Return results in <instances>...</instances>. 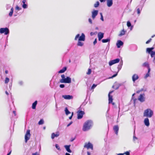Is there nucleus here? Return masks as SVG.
<instances>
[{
    "label": "nucleus",
    "instance_id": "2",
    "mask_svg": "<svg viewBox=\"0 0 155 155\" xmlns=\"http://www.w3.org/2000/svg\"><path fill=\"white\" fill-rule=\"evenodd\" d=\"M62 79L60 80V82L61 83H70L71 82V78L69 77H65L64 74L61 75Z\"/></svg>",
    "mask_w": 155,
    "mask_h": 155
},
{
    "label": "nucleus",
    "instance_id": "51",
    "mask_svg": "<svg viewBox=\"0 0 155 155\" xmlns=\"http://www.w3.org/2000/svg\"><path fill=\"white\" fill-rule=\"evenodd\" d=\"M97 43V38H95L93 42L94 45H95V44Z\"/></svg>",
    "mask_w": 155,
    "mask_h": 155
},
{
    "label": "nucleus",
    "instance_id": "19",
    "mask_svg": "<svg viewBox=\"0 0 155 155\" xmlns=\"http://www.w3.org/2000/svg\"><path fill=\"white\" fill-rule=\"evenodd\" d=\"M104 36V34L103 33L100 32L98 34V40L100 41L103 38Z\"/></svg>",
    "mask_w": 155,
    "mask_h": 155
},
{
    "label": "nucleus",
    "instance_id": "45",
    "mask_svg": "<svg viewBox=\"0 0 155 155\" xmlns=\"http://www.w3.org/2000/svg\"><path fill=\"white\" fill-rule=\"evenodd\" d=\"M137 12L138 15H139L140 13V10L139 8H137Z\"/></svg>",
    "mask_w": 155,
    "mask_h": 155
},
{
    "label": "nucleus",
    "instance_id": "62",
    "mask_svg": "<svg viewBox=\"0 0 155 155\" xmlns=\"http://www.w3.org/2000/svg\"><path fill=\"white\" fill-rule=\"evenodd\" d=\"M11 153V151L9 152L7 154L8 155H10Z\"/></svg>",
    "mask_w": 155,
    "mask_h": 155
},
{
    "label": "nucleus",
    "instance_id": "13",
    "mask_svg": "<svg viewBox=\"0 0 155 155\" xmlns=\"http://www.w3.org/2000/svg\"><path fill=\"white\" fill-rule=\"evenodd\" d=\"M60 133L58 131H57L55 133H53L51 135V138L52 139H53L55 137H58Z\"/></svg>",
    "mask_w": 155,
    "mask_h": 155
},
{
    "label": "nucleus",
    "instance_id": "30",
    "mask_svg": "<svg viewBox=\"0 0 155 155\" xmlns=\"http://www.w3.org/2000/svg\"><path fill=\"white\" fill-rule=\"evenodd\" d=\"M81 41H79L78 40V43L77 45L78 46H82L84 45V43Z\"/></svg>",
    "mask_w": 155,
    "mask_h": 155
},
{
    "label": "nucleus",
    "instance_id": "37",
    "mask_svg": "<svg viewBox=\"0 0 155 155\" xmlns=\"http://www.w3.org/2000/svg\"><path fill=\"white\" fill-rule=\"evenodd\" d=\"M133 141L135 143L136 140H138V138L135 136V132H134V135L133 136Z\"/></svg>",
    "mask_w": 155,
    "mask_h": 155
},
{
    "label": "nucleus",
    "instance_id": "35",
    "mask_svg": "<svg viewBox=\"0 0 155 155\" xmlns=\"http://www.w3.org/2000/svg\"><path fill=\"white\" fill-rule=\"evenodd\" d=\"M44 123V121L43 119H41L38 122L39 125H42Z\"/></svg>",
    "mask_w": 155,
    "mask_h": 155
},
{
    "label": "nucleus",
    "instance_id": "53",
    "mask_svg": "<svg viewBox=\"0 0 155 155\" xmlns=\"http://www.w3.org/2000/svg\"><path fill=\"white\" fill-rule=\"evenodd\" d=\"M73 123L72 121H71L67 125V127H69L70 125H71Z\"/></svg>",
    "mask_w": 155,
    "mask_h": 155
},
{
    "label": "nucleus",
    "instance_id": "57",
    "mask_svg": "<svg viewBox=\"0 0 155 155\" xmlns=\"http://www.w3.org/2000/svg\"><path fill=\"white\" fill-rule=\"evenodd\" d=\"M26 2V0H23L22 1V2L23 4L25 3Z\"/></svg>",
    "mask_w": 155,
    "mask_h": 155
},
{
    "label": "nucleus",
    "instance_id": "47",
    "mask_svg": "<svg viewBox=\"0 0 155 155\" xmlns=\"http://www.w3.org/2000/svg\"><path fill=\"white\" fill-rule=\"evenodd\" d=\"M88 21L90 24H92V19L91 18H89L88 19Z\"/></svg>",
    "mask_w": 155,
    "mask_h": 155
},
{
    "label": "nucleus",
    "instance_id": "25",
    "mask_svg": "<svg viewBox=\"0 0 155 155\" xmlns=\"http://www.w3.org/2000/svg\"><path fill=\"white\" fill-rule=\"evenodd\" d=\"M37 104V101H35L32 104V108L35 109L36 108V106Z\"/></svg>",
    "mask_w": 155,
    "mask_h": 155
},
{
    "label": "nucleus",
    "instance_id": "40",
    "mask_svg": "<svg viewBox=\"0 0 155 155\" xmlns=\"http://www.w3.org/2000/svg\"><path fill=\"white\" fill-rule=\"evenodd\" d=\"M118 72L117 71L116 74H113L111 77L110 78H113L115 77H116L118 74Z\"/></svg>",
    "mask_w": 155,
    "mask_h": 155
},
{
    "label": "nucleus",
    "instance_id": "43",
    "mask_svg": "<svg viewBox=\"0 0 155 155\" xmlns=\"http://www.w3.org/2000/svg\"><path fill=\"white\" fill-rule=\"evenodd\" d=\"M91 73V69H88V72L87 73V74H90Z\"/></svg>",
    "mask_w": 155,
    "mask_h": 155
},
{
    "label": "nucleus",
    "instance_id": "16",
    "mask_svg": "<svg viewBox=\"0 0 155 155\" xmlns=\"http://www.w3.org/2000/svg\"><path fill=\"white\" fill-rule=\"evenodd\" d=\"M62 97L64 99L66 100H70L72 99L73 98V96L72 95H63Z\"/></svg>",
    "mask_w": 155,
    "mask_h": 155
},
{
    "label": "nucleus",
    "instance_id": "33",
    "mask_svg": "<svg viewBox=\"0 0 155 155\" xmlns=\"http://www.w3.org/2000/svg\"><path fill=\"white\" fill-rule=\"evenodd\" d=\"M112 87L114 88L115 90H117L119 88V87L117 84H116L113 86Z\"/></svg>",
    "mask_w": 155,
    "mask_h": 155
},
{
    "label": "nucleus",
    "instance_id": "48",
    "mask_svg": "<svg viewBox=\"0 0 155 155\" xmlns=\"http://www.w3.org/2000/svg\"><path fill=\"white\" fill-rule=\"evenodd\" d=\"M151 40H152V39L150 38L149 40H148L146 42V44H149L151 41Z\"/></svg>",
    "mask_w": 155,
    "mask_h": 155
},
{
    "label": "nucleus",
    "instance_id": "10",
    "mask_svg": "<svg viewBox=\"0 0 155 155\" xmlns=\"http://www.w3.org/2000/svg\"><path fill=\"white\" fill-rule=\"evenodd\" d=\"M145 94H140L138 97V100L141 102H143L145 101V98L144 97Z\"/></svg>",
    "mask_w": 155,
    "mask_h": 155
},
{
    "label": "nucleus",
    "instance_id": "11",
    "mask_svg": "<svg viewBox=\"0 0 155 155\" xmlns=\"http://www.w3.org/2000/svg\"><path fill=\"white\" fill-rule=\"evenodd\" d=\"M84 147L87 148V149H91L92 150L93 149V145L90 142H88L87 143H86Z\"/></svg>",
    "mask_w": 155,
    "mask_h": 155
},
{
    "label": "nucleus",
    "instance_id": "22",
    "mask_svg": "<svg viewBox=\"0 0 155 155\" xmlns=\"http://www.w3.org/2000/svg\"><path fill=\"white\" fill-rule=\"evenodd\" d=\"M144 122L145 125L147 126H148L150 125L149 120L148 118L145 119Z\"/></svg>",
    "mask_w": 155,
    "mask_h": 155
},
{
    "label": "nucleus",
    "instance_id": "28",
    "mask_svg": "<svg viewBox=\"0 0 155 155\" xmlns=\"http://www.w3.org/2000/svg\"><path fill=\"white\" fill-rule=\"evenodd\" d=\"M64 111L65 113L67 115H68V114H71V112L69 111L68 108L66 107L65 108Z\"/></svg>",
    "mask_w": 155,
    "mask_h": 155
},
{
    "label": "nucleus",
    "instance_id": "50",
    "mask_svg": "<svg viewBox=\"0 0 155 155\" xmlns=\"http://www.w3.org/2000/svg\"><path fill=\"white\" fill-rule=\"evenodd\" d=\"M124 153V154H125L126 155H130V152L128 151H126V152H125Z\"/></svg>",
    "mask_w": 155,
    "mask_h": 155
},
{
    "label": "nucleus",
    "instance_id": "52",
    "mask_svg": "<svg viewBox=\"0 0 155 155\" xmlns=\"http://www.w3.org/2000/svg\"><path fill=\"white\" fill-rule=\"evenodd\" d=\"M147 68L148 69L147 72L150 73V70H151V69H150V66H149V67Z\"/></svg>",
    "mask_w": 155,
    "mask_h": 155
},
{
    "label": "nucleus",
    "instance_id": "42",
    "mask_svg": "<svg viewBox=\"0 0 155 155\" xmlns=\"http://www.w3.org/2000/svg\"><path fill=\"white\" fill-rule=\"evenodd\" d=\"M23 82L22 81H20L18 82V84L20 86L22 85L23 84Z\"/></svg>",
    "mask_w": 155,
    "mask_h": 155
},
{
    "label": "nucleus",
    "instance_id": "41",
    "mask_svg": "<svg viewBox=\"0 0 155 155\" xmlns=\"http://www.w3.org/2000/svg\"><path fill=\"white\" fill-rule=\"evenodd\" d=\"M150 73L147 72L146 75L144 77V78L145 79H146L148 77L150 76Z\"/></svg>",
    "mask_w": 155,
    "mask_h": 155
},
{
    "label": "nucleus",
    "instance_id": "20",
    "mask_svg": "<svg viewBox=\"0 0 155 155\" xmlns=\"http://www.w3.org/2000/svg\"><path fill=\"white\" fill-rule=\"evenodd\" d=\"M107 6L108 7H111L113 4V0H106Z\"/></svg>",
    "mask_w": 155,
    "mask_h": 155
},
{
    "label": "nucleus",
    "instance_id": "26",
    "mask_svg": "<svg viewBox=\"0 0 155 155\" xmlns=\"http://www.w3.org/2000/svg\"><path fill=\"white\" fill-rule=\"evenodd\" d=\"M110 39L109 38H107L106 39H103L102 40V42L103 43H107L110 42Z\"/></svg>",
    "mask_w": 155,
    "mask_h": 155
},
{
    "label": "nucleus",
    "instance_id": "46",
    "mask_svg": "<svg viewBox=\"0 0 155 155\" xmlns=\"http://www.w3.org/2000/svg\"><path fill=\"white\" fill-rule=\"evenodd\" d=\"M16 9L18 10H20L21 9V8H20L19 6H18V5H17L15 8Z\"/></svg>",
    "mask_w": 155,
    "mask_h": 155
},
{
    "label": "nucleus",
    "instance_id": "4",
    "mask_svg": "<svg viewBox=\"0 0 155 155\" xmlns=\"http://www.w3.org/2000/svg\"><path fill=\"white\" fill-rule=\"evenodd\" d=\"M154 48L153 47L146 49V52L150 54L151 58H153L155 56V51L153 50Z\"/></svg>",
    "mask_w": 155,
    "mask_h": 155
},
{
    "label": "nucleus",
    "instance_id": "8",
    "mask_svg": "<svg viewBox=\"0 0 155 155\" xmlns=\"http://www.w3.org/2000/svg\"><path fill=\"white\" fill-rule=\"evenodd\" d=\"M77 118L78 119H81L83 117L84 114V111L81 110H78L77 111Z\"/></svg>",
    "mask_w": 155,
    "mask_h": 155
},
{
    "label": "nucleus",
    "instance_id": "21",
    "mask_svg": "<svg viewBox=\"0 0 155 155\" xmlns=\"http://www.w3.org/2000/svg\"><path fill=\"white\" fill-rule=\"evenodd\" d=\"M71 146V145H65L64 146V147L65 148L66 151L69 153H71L72 152L71 150L70 149V147Z\"/></svg>",
    "mask_w": 155,
    "mask_h": 155
},
{
    "label": "nucleus",
    "instance_id": "36",
    "mask_svg": "<svg viewBox=\"0 0 155 155\" xmlns=\"http://www.w3.org/2000/svg\"><path fill=\"white\" fill-rule=\"evenodd\" d=\"M28 7V5L26 3H24L22 5V7L24 9L27 8Z\"/></svg>",
    "mask_w": 155,
    "mask_h": 155
},
{
    "label": "nucleus",
    "instance_id": "61",
    "mask_svg": "<svg viewBox=\"0 0 155 155\" xmlns=\"http://www.w3.org/2000/svg\"><path fill=\"white\" fill-rule=\"evenodd\" d=\"M87 155H91V153H90V152H89L87 151Z\"/></svg>",
    "mask_w": 155,
    "mask_h": 155
},
{
    "label": "nucleus",
    "instance_id": "54",
    "mask_svg": "<svg viewBox=\"0 0 155 155\" xmlns=\"http://www.w3.org/2000/svg\"><path fill=\"white\" fill-rule=\"evenodd\" d=\"M140 91H147V89L146 88H145V89H144L143 88H142L141 90H140Z\"/></svg>",
    "mask_w": 155,
    "mask_h": 155
},
{
    "label": "nucleus",
    "instance_id": "44",
    "mask_svg": "<svg viewBox=\"0 0 155 155\" xmlns=\"http://www.w3.org/2000/svg\"><path fill=\"white\" fill-rule=\"evenodd\" d=\"M97 86V84H93L91 87V89H94Z\"/></svg>",
    "mask_w": 155,
    "mask_h": 155
},
{
    "label": "nucleus",
    "instance_id": "58",
    "mask_svg": "<svg viewBox=\"0 0 155 155\" xmlns=\"http://www.w3.org/2000/svg\"><path fill=\"white\" fill-rule=\"evenodd\" d=\"M101 2H104L106 0H99Z\"/></svg>",
    "mask_w": 155,
    "mask_h": 155
},
{
    "label": "nucleus",
    "instance_id": "14",
    "mask_svg": "<svg viewBox=\"0 0 155 155\" xmlns=\"http://www.w3.org/2000/svg\"><path fill=\"white\" fill-rule=\"evenodd\" d=\"M124 45V43L120 40H118L117 41L116 43V46L117 48H120L121 46H123Z\"/></svg>",
    "mask_w": 155,
    "mask_h": 155
},
{
    "label": "nucleus",
    "instance_id": "7",
    "mask_svg": "<svg viewBox=\"0 0 155 155\" xmlns=\"http://www.w3.org/2000/svg\"><path fill=\"white\" fill-rule=\"evenodd\" d=\"M30 131V130H27L25 135V142L26 143H27L28 141L30 139L31 135Z\"/></svg>",
    "mask_w": 155,
    "mask_h": 155
},
{
    "label": "nucleus",
    "instance_id": "55",
    "mask_svg": "<svg viewBox=\"0 0 155 155\" xmlns=\"http://www.w3.org/2000/svg\"><path fill=\"white\" fill-rule=\"evenodd\" d=\"M75 139V138H71V140H70V141L71 142H72Z\"/></svg>",
    "mask_w": 155,
    "mask_h": 155
},
{
    "label": "nucleus",
    "instance_id": "17",
    "mask_svg": "<svg viewBox=\"0 0 155 155\" xmlns=\"http://www.w3.org/2000/svg\"><path fill=\"white\" fill-rule=\"evenodd\" d=\"M139 78V77L137 74H134L132 76V81L134 82H135L136 80L138 79Z\"/></svg>",
    "mask_w": 155,
    "mask_h": 155
},
{
    "label": "nucleus",
    "instance_id": "31",
    "mask_svg": "<svg viewBox=\"0 0 155 155\" xmlns=\"http://www.w3.org/2000/svg\"><path fill=\"white\" fill-rule=\"evenodd\" d=\"M14 11V8H12L11 9V11L9 14V15L10 17L12 16Z\"/></svg>",
    "mask_w": 155,
    "mask_h": 155
},
{
    "label": "nucleus",
    "instance_id": "59",
    "mask_svg": "<svg viewBox=\"0 0 155 155\" xmlns=\"http://www.w3.org/2000/svg\"><path fill=\"white\" fill-rule=\"evenodd\" d=\"M124 153H119L117 154V155H124Z\"/></svg>",
    "mask_w": 155,
    "mask_h": 155
},
{
    "label": "nucleus",
    "instance_id": "27",
    "mask_svg": "<svg viewBox=\"0 0 155 155\" xmlns=\"http://www.w3.org/2000/svg\"><path fill=\"white\" fill-rule=\"evenodd\" d=\"M126 31H124V29H123L120 32V34L119 35V36L121 37L125 34V33Z\"/></svg>",
    "mask_w": 155,
    "mask_h": 155
},
{
    "label": "nucleus",
    "instance_id": "39",
    "mask_svg": "<svg viewBox=\"0 0 155 155\" xmlns=\"http://www.w3.org/2000/svg\"><path fill=\"white\" fill-rule=\"evenodd\" d=\"M9 79L7 77L5 79V84L8 83L9 82Z\"/></svg>",
    "mask_w": 155,
    "mask_h": 155
},
{
    "label": "nucleus",
    "instance_id": "32",
    "mask_svg": "<svg viewBox=\"0 0 155 155\" xmlns=\"http://www.w3.org/2000/svg\"><path fill=\"white\" fill-rule=\"evenodd\" d=\"M143 66L145 67H147V68L150 66L149 63L147 62L144 63L143 64Z\"/></svg>",
    "mask_w": 155,
    "mask_h": 155
},
{
    "label": "nucleus",
    "instance_id": "6",
    "mask_svg": "<svg viewBox=\"0 0 155 155\" xmlns=\"http://www.w3.org/2000/svg\"><path fill=\"white\" fill-rule=\"evenodd\" d=\"M0 33H4L5 35H7L9 33V30L7 27L1 28H0Z\"/></svg>",
    "mask_w": 155,
    "mask_h": 155
},
{
    "label": "nucleus",
    "instance_id": "56",
    "mask_svg": "<svg viewBox=\"0 0 155 155\" xmlns=\"http://www.w3.org/2000/svg\"><path fill=\"white\" fill-rule=\"evenodd\" d=\"M101 19L102 21H104V18H103V16H101Z\"/></svg>",
    "mask_w": 155,
    "mask_h": 155
},
{
    "label": "nucleus",
    "instance_id": "9",
    "mask_svg": "<svg viewBox=\"0 0 155 155\" xmlns=\"http://www.w3.org/2000/svg\"><path fill=\"white\" fill-rule=\"evenodd\" d=\"M120 61V59L119 58H117L115 59L110 61L109 62V64L110 66H111L114 64L119 62Z\"/></svg>",
    "mask_w": 155,
    "mask_h": 155
},
{
    "label": "nucleus",
    "instance_id": "18",
    "mask_svg": "<svg viewBox=\"0 0 155 155\" xmlns=\"http://www.w3.org/2000/svg\"><path fill=\"white\" fill-rule=\"evenodd\" d=\"M113 130L115 132V134L117 135L119 130V127L117 125H115L113 127Z\"/></svg>",
    "mask_w": 155,
    "mask_h": 155
},
{
    "label": "nucleus",
    "instance_id": "24",
    "mask_svg": "<svg viewBox=\"0 0 155 155\" xmlns=\"http://www.w3.org/2000/svg\"><path fill=\"white\" fill-rule=\"evenodd\" d=\"M123 64V62L122 60L120 62L119 65H118L117 68L118 69V72L121 69L122 66Z\"/></svg>",
    "mask_w": 155,
    "mask_h": 155
},
{
    "label": "nucleus",
    "instance_id": "63",
    "mask_svg": "<svg viewBox=\"0 0 155 155\" xmlns=\"http://www.w3.org/2000/svg\"><path fill=\"white\" fill-rule=\"evenodd\" d=\"M32 155H37V153H33L32 154Z\"/></svg>",
    "mask_w": 155,
    "mask_h": 155
},
{
    "label": "nucleus",
    "instance_id": "23",
    "mask_svg": "<svg viewBox=\"0 0 155 155\" xmlns=\"http://www.w3.org/2000/svg\"><path fill=\"white\" fill-rule=\"evenodd\" d=\"M67 69V67H64L63 68L58 72L59 73H64Z\"/></svg>",
    "mask_w": 155,
    "mask_h": 155
},
{
    "label": "nucleus",
    "instance_id": "38",
    "mask_svg": "<svg viewBox=\"0 0 155 155\" xmlns=\"http://www.w3.org/2000/svg\"><path fill=\"white\" fill-rule=\"evenodd\" d=\"M55 147L56 148H57V149L59 150H61V149L59 146V145L57 144H56L55 145Z\"/></svg>",
    "mask_w": 155,
    "mask_h": 155
},
{
    "label": "nucleus",
    "instance_id": "12",
    "mask_svg": "<svg viewBox=\"0 0 155 155\" xmlns=\"http://www.w3.org/2000/svg\"><path fill=\"white\" fill-rule=\"evenodd\" d=\"M98 12V10H94L92 12L91 17L93 19H94L97 15Z\"/></svg>",
    "mask_w": 155,
    "mask_h": 155
},
{
    "label": "nucleus",
    "instance_id": "3",
    "mask_svg": "<svg viewBox=\"0 0 155 155\" xmlns=\"http://www.w3.org/2000/svg\"><path fill=\"white\" fill-rule=\"evenodd\" d=\"M153 114V112L151 109L148 108L145 110L143 113V116L147 117H151Z\"/></svg>",
    "mask_w": 155,
    "mask_h": 155
},
{
    "label": "nucleus",
    "instance_id": "1",
    "mask_svg": "<svg viewBox=\"0 0 155 155\" xmlns=\"http://www.w3.org/2000/svg\"><path fill=\"white\" fill-rule=\"evenodd\" d=\"M93 125V122L91 120H88L84 124L82 130L84 131H86L90 130Z\"/></svg>",
    "mask_w": 155,
    "mask_h": 155
},
{
    "label": "nucleus",
    "instance_id": "60",
    "mask_svg": "<svg viewBox=\"0 0 155 155\" xmlns=\"http://www.w3.org/2000/svg\"><path fill=\"white\" fill-rule=\"evenodd\" d=\"M13 113L14 114V115L15 116H16V112L15 111H14V110L13 111Z\"/></svg>",
    "mask_w": 155,
    "mask_h": 155
},
{
    "label": "nucleus",
    "instance_id": "49",
    "mask_svg": "<svg viewBox=\"0 0 155 155\" xmlns=\"http://www.w3.org/2000/svg\"><path fill=\"white\" fill-rule=\"evenodd\" d=\"M60 87L61 88H63L65 87V85L64 84H61L60 85Z\"/></svg>",
    "mask_w": 155,
    "mask_h": 155
},
{
    "label": "nucleus",
    "instance_id": "64",
    "mask_svg": "<svg viewBox=\"0 0 155 155\" xmlns=\"http://www.w3.org/2000/svg\"><path fill=\"white\" fill-rule=\"evenodd\" d=\"M65 155H71L70 154L68 153H65Z\"/></svg>",
    "mask_w": 155,
    "mask_h": 155
},
{
    "label": "nucleus",
    "instance_id": "15",
    "mask_svg": "<svg viewBox=\"0 0 155 155\" xmlns=\"http://www.w3.org/2000/svg\"><path fill=\"white\" fill-rule=\"evenodd\" d=\"M113 91H111L108 94V96L109 104H110L111 103H112L113 101V99L112 96L110 94H111L113 92Z\"/></svg>",
    "mask_w": 155,
    "mask_h": 155
},
{
    "label": "nucleus",
    "instance_id": "34",
    "mask_svg": "<svg viewBox=\"0 0 155 155\" xmlns=\"http://www.w3.org/2000/svg\"><path fill=\"white\" fill-rule=\"evenodd\" d=\"M100 5V3L98 1H97L96 3L94 4V6L95 8L98 7Z\"/></svg>",
    "mask_w": 155,
    "mask_h": 155
},
{
    "label": "nucleus",
    "instance_id": "5",
    "mask_svg": "<svg viewBox=\"0 0 155 155\" xmlns=\"http://www.w3.org/2000/svg\"><path fill=\"white\" fill-rule=\"evenodd\" d=\"M78 38V41H84L85 40V35L83 33H82L81 35L80 36V35L79 34H78L76 36L74 40H77Z\"/></svg>",
    "mask_w": 155,
    "mask_h": 155
},
{
    "label": "nucleus",
    "instance_id": "29",
    "mask_svg": "<svg viewBox=\"0 0 155 155\" xmlns=\"http://www.w3.org/2000/svg\"><path fill=\"white\" fill-rule=\"evenodd\" d=\"M127 26L128 27H131L130 29L131 30L133 28V26H131V24L130 22L128 21L127 22Z\"/></svg>",
    "mask_w": 155,
    "mask_h": 155
}]
</instances>
